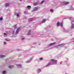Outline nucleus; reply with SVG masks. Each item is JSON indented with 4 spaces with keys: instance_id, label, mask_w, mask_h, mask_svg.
Instances as JSON below:
<instances>
[{
    "instance_id": "1",
    "label": "nucleus",
    "mask_w": 74,
    "mask_h": 74,
    "mask_svg": "<svg viewBox=\"0 0 74 74\" xmlns=\"http://www.w3.org/2000/svg\"><path fill=\"white\" fill-rule=\"evenodd\" d=\"M19 30H20V27H19L17 29L16 31H15V30L12 31V34H14V35L18 34L19 32Z\"/></svg>"
},
{
    "instance_id": "2",
    "label": "nucleus",
    "mask_w": 74,
    "mask_h": 74,
    "mask_svg": "<svg viewBox=\"0 0 74 74\" xmlns=\"http://www.w3.org/2000/svg\"><path fill=\"white\" fill-rule=\"evenodd\" d=\"M57 25L58 26H59L60 25L61 27H63V23H60V22H58L57 23Z\"/></svg>"
},
{
    "instance_id": "3",
    "label": "nucleus",
    "mask_w": 74,
    "mask_h": 74,
    "mask_svg": "<svg viewBox=\"0 0 74 74\" xmlns=\"http://www.w3.org/2000/svg\"><path fill=\"white\" fill-rule=\"evenodd\" d=\"M38 10V8L35 7L34 8V9L32 11V12H34V11H36Z\"/></svg>"
},
{
    "instance_id": "4",
    "label": "nucleus",
    "mask_w": 74,
    "mask_h": 74,
    "mask_svg": "<svg viewBox=\"0 0 74 74\" xmlns=\"http://www.w3.org/2000/svg\"><path fill=\"white\" fill-rule=\"evenodd\" d=\"M50 61L52 62H53V63H57V61L55 60H54L53 59H51L50 60Z\"/></svg>"
},
{
    "instance_id": "5",
    "label": "nucleus",
    "mask_w": 74,
    "mask_h": 74,
    "mask_svg": "<svg viewBox=\"0 0 74 74\" xmlns=\"http://www.w3.org/2000/svg\"><path fill=\"white\" fill-rule=\"evenodd\" d=\"M56 43L55 42L53 43H51L49 45L50 47H51L52 45H55V44H56Z\"/></svg>"
},
{
    "instance_id": "6",
    "label": "nucleus",
    "mask_w": 74,
    "mask_h": 74,
    "mask_svg": "<svg viewBox=\"0 0 74 74\" xmlns=\"http://www.w3.org/2000/svg\"><path fill=\"white\" fill-rule=\"evenodd\" d=\"M32 32V31L31 30H30L29 31V32L27 33V35L28 36H29V35H31V32Z\"/></svg>"
},
{
    "instance_id": "7",
    "label": "nucleus",
    "mask_w": 74,
    "mask_h": 74,
    "mask_svg": "<svg viewBox=\"0 0 74 74\" xmlns=\"http://www.w3.org/2000/svg\"><path fill=\"white\" fill-rule=\"evenodd\" d=\"M5 55H0V58H5Z\"/></svg>"
},
{
    "instance_id": "8",
    "label": "nucleus",
    "mask_w": 74,
    "mask_h": 74,
    "mask_svg": "<svg viewBox=\"0 0 74 74\" xmlns=\"http://www.w3.org/2000/svg\"><path fill=\"white\" fill-rule=\"evenodd\" d=\"M64 4H69V2H64Z\"/></svg>"
},
{
    "instance_id": "9",
    "label": "nucleus",
    "mask_w": 74,
    "mask_h": 74,
    "mask_svg": "<svg viewBox=\"0 0 74 74\" xmlns=\"http://www.w3.org/2000/svg\"><path fill=\"white\" fill-rule=\"evenodd\" d=\"M33 19L31 18L28 19V21L29 22H32Z\"/></svg>"
},
{
    "instance_id": "10",
    "label": "nucleus",
    "mask_w": 74,
    "mask_h": 74,
    "mask_svg": "<svg viewBox=\"0 0 74 74\" xmlns=\"http://www.w3.org/2000/svg\"><path fill=\"white\" fill-rule=\"evenodd\" d=\"M41 71V69H38V73H40Z\"/></svg>"
},
{
    "instance_id": "11",
    "label": "nucleus",
    "mask_w": 74,
    "mask_h": 74,
    "mask_svg": "<svg viewBox=\"0 0 74 74\" xmlns=\"http://www.w3.org/2000/svg\"><path fill=\"white\" fill-rule=\"evenodd\" d=\"M9 3H6L5 4V7H8V6H9Z\"/></svg>"
},
{
    "instance_id": "12",
    "label": "nucleus",
    "mask_w": 74,
    "mask_h": 74,
    "mask_svg": "<svg viewBox=\"0 0 74 74\" xmlns=\"http://www.w3.org/2000/svg\"><path fill=\"white\" fill-rule=\"evenodd\" d=\"M64 45H65L64 44H62L60 45H59L60 46V47H63V46H64Z\"/></svg>"
},
{
    "instance_id": "13",
    "label": "nucleus",
    "mask_w": 74,
    "mask_h": 74,
    "mask_svg": "<svg viewBox=\"0 0 74 74\" xmlns=\"http://www.w3.org/2000/svg\"><path fill=\"white\" fill-rule=\"evenodd\" d=\"M6 71H2V73L3 74H5Z\"/></svg>"
},
{
    "instance_id": "14",
    "label": "nucleus",
    "mask_w": 74,
    "mask_h": 74,
    "mask_svg": "<svg viewBox=\"0 0 74 74\" xmlns=\"http://www.w3.org/2000/svg\"><path fill=\"white\" fill-rule=\"evenodd\" d=\"M50 65H51V63H49V64H47V65H46L45 66V67H48V66H50Z\"/></svg>"
},
{
    "instance_id": "15",
    "label": "nucleus",
    "mask_w": 74,
    "mask_h": 74,
    "mask_svg": "<svg viewBox=\"0 0 74 74\" xmlns=\"http://www.w3.org/2000/svg\"><path fill=\"white\" fill-rule=\"evenodd\" d=\"M46 21L47 20H46V19L43 20L42 21V23H44V22H45V21Z\"/></svg>"
},
{
    "instance_id": "16",
    "label": "nucleus",
    "mask_w": 74,
    "mask_h": 74,
    "mask_svg": "<svg viewBox=\"0 0 74 74\" xmlns=\"http://www.w3.org/2000/svg\"><path fill=\"white\" fill-rule=\"evenodd\" d=\"M60 47V46H59V45H58L57 46H55V47L56 48H59V47Z\"/></svg>"
},
{
    "instance_id": "17",
    "label": "nucleus",
    "mask_w": 74,
    "mask_h": 74,
    "mask_svg": "<svg viewBox=\"0 0 74 74\" xmlns=\"http://www.w3.org/2000/svg\"><path fill=\"white\" fill-rule=\"evenodd\" d=\"M38 4V3L36 2V3H34V5H37Z\"/></svg>"
},
{
    "instance_id": "18",
    "label": "nucleus",
    "mask_w": 74,
    "mask_h": 74,
    "mask_svg": "<svg viewBox=\"0 0 74 74\" xmlns=\"http://www.w3.org/2000/svg\"><path fill=\"white\" fill-rule=\"evenodd\" d=\"M50 11H51V12H52V13L53 12V9H50Z\"/></svg>"
},
{
    "instance_id": "19",
    "label": "nucleus",
    "mask_w": 74,
    "mask_h": 74,
    "mask_svg": "<svg viewBox=\"0 0 74 74\" xmlns=\"http://www.w3.org/2000/svg\"><path fill=\"white\" fill-rule=\"evenodd\" d=\"M74 24L72 25L71 26V29H73V28H74Z\"/></svg>"
},
{
    "instance_id": "20",
    "label": "nucleus",
    "mask_w": 74,
    "mask_h": 74,
    "mask_svg": "<svg viewBox=\"0 0 74 74\" xmlns=\"http://www.w3.org/2000/svg\"><path fill=\"white\" fill-rule=\"evenodd\" d=\"M17 16L19 17V13H17V15H16Z\"/></svg>"
},
{
    "instance_id": "21",
    "label": "nucleus",
    "mask_w": 74,
    "mask_h": 74,
    "mask_svg": "<svg viewBox=\"0 0 74 74\" xmlns=\"http://www.w3.org/2000/svg\"><path fill=\"white\" fill-rule=\"evenodd\" d=\"M45 2V0H43V1L41 2V4H42V3H44Z\"/></svg>"
},
{
    "instance_id": "22",
    "label": "nucleus",
    "mask_w": 74,
    "mask_h": 74,
    "mask_svg": "<svg viewBox=\"0 0 74 74\" xmlns=\"http://www.w3.org/2000/svg\"><path fill=\"white\" fill-rule=\"evenodd\" d=\"M27 8H31V6L28 5L27 6Z\"/></svg>"
},
{
    "instance_id": "23",
    "label": "nucleus",
    "mask_w": 74,
    "mask_h": 74,
    "mask_svg": "<svg viewBox=\"0 0 74 74\" xmlns=\"http://www.w3.org/2000/svg\"><path fill=\"white\" fill-rule=\"evenodd\" d=\"M4 34L5 36H7V34H8L6 33H4Z\"/></svg>"
},
{
    "instance_id": "24",
    "label": "nucleus",
    "mask_w": 74,
    "mask_h": 74,
    "mask_svg": "<svg viewBox=\"0 0 74 74\" xmlns=\"http://www.w3.org/2000/svg\"><path fill=\"white\" fill-rule=\"evenodd\" d=\"M3 44H4V45H6V44H7V42H3Z\"/></svg>"
},
{
    "instance_id": "25",
    "label": "nucleus",
    "mask_w": 74,
    "mask_h": 74,
    "mask_svg": "<svg viewBox=\"0 0 74 74\" xmlns=\"http://www.w3.org/2000/svg\"><path fill=\"white\" fill-rule=\"evenodd\" d=\"M17 27L16 26V25H15L14 26V29H16Z\"/></svg>"
},
{
    "instance_id": "26",
    "label": "nucleus",
    "mask_w": 74,
    "mask_h": 74,
    "mask_svg": "<svg viewBox=\"0 0 74 74\" xmlns=\"http://www.w3.org/2000/svg\"><path fill=\"white\" fill-rule=\"evenodd\" d=\"M5 40H6V41H11L10 40H8L7 39H5Z\"/></svg>"
},
{
    "instance_id": "27",
    "label": "nucleus",
    "mask_w": 74,
    "mask_h": 74,
    "mask_svg": "<svg viewBox=\"0 0 74 74\" xmlns=\"http://www.w3.org/2000/svg\"><path fill=\"white\" fill-rule=\"evenodd\" d=\"M3 19V18L2 17L0 18V21H2Z\"/></svg>"
},
{
    "instance_id": "28",
    "label": "nucleus",
    "mask_w": 74,
    "mask_h": 74,
    "mask_svg": "<svg viewBox=\"0 0 74 74\" xmlns=\"http://www.w3.org/2000/svg\"><path fill=\"white\" fill-rule=\"evenodd\" d=\"M26 62V63H30V60L28 61L27 62Z\"/></svg>"
},
{
    "instance_id": "29",
    "label": "nucleus",
    "mask_w": 74,
    "mask_h": 74,
    "mask_svg": "<svg viewBox=\"0 0 74 74\" xmlns=\"http://www.w3.org/2000/svg\"><path fill=\"white\" fill-rule=\"evenodd\" d=\"M25 38H21V40H25Z\"/></svg>"
},
{
    "instance_id": "30",
    "label": "nucleus",
    "mask_w": 74,
    "mask_h": 74,
    "mask_svg": "<svg viewBox=\"0 0 74 74\" xmlns=\"http://www.w3.org/2000/svg\"><path fill=\"white\" fill-rule=\"evenodd\" d=\"M17 14V13H14V15H16Z\"/></svg>"
},
{
    "instance_id": "31",
    "label": "nucleus",
    "mask_w": 74,
    "mask_h": 74,
    "mask_svg": "<svg viewBox=\"0 0 74 74\" xmlns=\"http://www.w3.org/2000/svg\"><path fill=\"white\" fill-rule=\"evenodd\" d=\"M26 12H27L25 11L24 12V14H26Z\"/></svg>"
},
{
    "instance_id": "32",
    "label": "nucleus",
    "mask_w": 74,
    "mask_h": 74,
    "mask_svg": "<svg viewBox=\"0 0 74 74\" xmlns=\"http://www.w3.org/2000/svg\"><path fill=\"white\" fill-rule=\"evenodd\" d=\"M40 60H42V58H40Z\"/></svg>"
},
{
    "instance_id": "33",
    "label": "nucleus",
    "mask_w": 74,
    "mask_h": 74,
    "mask_svg": "<svg viewBox=\"0 0 74 74\" xmlns=\"http://www.w3.org/2000/svg\"><path fill=\"white\" fill-rule=\"evenodd\" d=\"M9 68H10L11 69V66H9Z\"/></svg>"
},
{
    "instance_id": "34",
    "label": "nucleus",
    "mask_w": 74,
    "mask_h": 74,
    "mask_svg": "<svg viewBox=\"0 0 74 74\" xmlns=\"http://www.w3.org/2000/svg\"><path fill=\"white\" fill-rule=\"evenodd\" d=\"M18 66H20V67H21V65L20 64H18Z\"/></svg>"
},
{
    "instance_id": "35",
    "label": "nucleus",
    "mask_w": 74,
    "mask_h": 74,
    "mask_svg": "<svg viewBox=\"0 0 74 74\" xmlns=\"http://www.w3.org/2000/svg\"><path fill=\"white\" fill-rule=\"evenodd\" d=\"M69 19H72V18H71V17H70L69 18Z\"/></svg>"
},
{
    "instance_id": "36",
    "label": "nucleus",
    "mask_w": 74,
    "mask_h": 74,
    "mask_svg": "<svg viewBox=\"0 0 74 74\" xmlns=\"http://www.w3.org/2000/svg\"><path fill=\"white\" fill-rule=\"evenodd\" d=\"M72 22H74V20H73L72 21Z\"/></svg>"
},
{
    "instance_id": "37",
    "label": "nucleus",
    "mask_w": 74,
    "mask_h": 74,
    "mask_svg": "<svg viewBox=\"0 0 74 74\" xmlns=\"http://www.w3.org/2000/svg\"><path fill=\"white\" fill-rule=\"evenodd\" d=\"M17 50L19 51V49H17Z\"/></svg>"
},
{
    "instance_id": "38",
    "label": "nucleus",
    "mask_w": 74,
    "mask_h": 74,
    "mask_svg": "<svg viewBox=\"0 0 74 74\" xmlns=\"http://www.w3.org/2000/svg\"><path fill=\"white\" fill-rule=\"evenodd\" d=\"M20 1H22V0H19Z\"/></svg>"
},
{
    "instance_id": "39",
    "label": "nucleus",
    "mask_w": 74,
    "mask_h": 74,
    "mask_svg": "<svg viewBox=\"0 0 74 74\" xmlns=\"http://www.w3.org/2000/svg\"><path fill=\"white\" fill-rule=\"evenodd\" d=\"M33 44H36V42H34V43Z\"/></svg>"
},
{
    "instance_id": "40",
    "label": "nucleus",
    "mask_w": 74,
    "mask_h": 74,
    "mask_svg": "<svg viewBox=\"0 0 74 74\" xmlns=\"http://www.w3.org/2000/svg\"><path fill=\"white\" fill-rule=\"evenodd\" d=\"M73 41V42H74V41Z\"/></svg>"
}]
</instances>
